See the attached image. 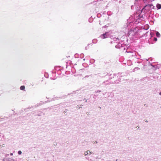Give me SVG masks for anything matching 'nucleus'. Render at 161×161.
Returning a JSON list of instances; mask_svg holds the SVG:
<instances>
[{
    "label": "nucleus",
    "mask_w": 161,
    "mask_h": 161,
    "mask_svg": "<svg viewBox=\"0 0 161 161\" xmlns=\"http://www.w3.org/2000/svg\"><path fill=\"white\" fill-rule=\"evenodd\" d=\"M107 32H106L105 34H102L101 35L100 37L101 38L104 39V38H107Z\"/></svg>",
    "instance_id": "f257e3e1"
},
{
    "label": "nucleus",
    "mask_w": 161,
    "mask_h": 161,
    "mask_svg": "<svg viewBox=\"0 0 161 161\" xmlns=\"http://www.w3.org/2000/svg\"><path fill=\"white\" fill-rule=\"evenodd\" d=\"M91 154V152L90 151H87L85 154V156L87 155V154Z\"/></svg>",
    "instance_id": "f03ea898"
},
{
    "label": "nucleus",
    "mask_w": 161,
    "mask_h": 161,
    "mask_svg": "<svg viewBox=\"0 0 161 161\" xmlns=\"http://www.w3.org/2000/svg\"><path fill=\"white\" fill-rule=\"evenodd\" d=\"M157 7L158 9H160L161 8V5L158 4L157 5Z\"/></svg>",
    "instance_id": "7ed1b4c3"
},
{
    "label": "nucleus",
    "mask_w": 161,
    "mask_h": 161,
    "mask_svg": "<svg viewBox=\"0 0 161 161\" xmlns=\"http://www.w3.org/2000/svg\"><path fill=\"white\" fill-rule=\"evenodd\" d=\"M25 86H20V89L21 90H24L25 89Z\"/></svg>",
    "instance_id": "20e7f679"
},
{
    "label": "nucleus",
    "mask_w": 161,
    "mask_h": 161,
    "mask_svg": "<svg viewBox=\"0 0 161 161\" xmlns=\"http://www.w3.org/2000/svg\"><path fill=\"white\" fill-rule=\"evenodd\" d=\"M156 36L158 37H160V33L158 32H156Z\"/></svg>",
    "instance_id": "39448f33"
},
{
    "label": "nucleus",
    "mask_w": 161,
    "mask_h": 161,
    "mask_svg": "<svg viewBox=\"0 0 161 161\" xmlns=\"http://www.w3.org/2000/svg\"><path fill=\"white\" fill-rule=\"evenodd\" d=\"M21 153H22V152L21 151H19L18 152V153L20 155L21 154Z\"/></svg>",
    "instance_id": "423d86ee"
},
{
    "label": "nucleus",
    "mask_w": 161,
    "mask_h": 161,
    "mask_svg": "<svg viewBox=\"0 0 161 161\" xmlns=\"http://www.w3.org/2000/svg\"><path fill=\"white\" fill-rule=\"evenodd\" d=\"M154 40L155 41H157V39L156 38H154Z\"/></svg>",
    "instance_id": "0eeeda50"
},
{
    "label": "nucleus",
    "mask_w": 161,
    "mask_h": 161,
    "mask_svg": "<svg viewBox=\"0 0 161 161\" xmlns=\"http://www.w3.org/2000/svg\"><path fill=\"white\" fill-rule=\"evenodd\" d=\"M159 94L161 95V92Z\"/></svg>",
    "instance_id": "6e6552de"
},
{
    "label": "nucleus",
    "mask_w": 161,
    "mask_h": 161,
    "mask_svg": "<svg viewBox=\"0 0 161 161\" xmlns=\"http://www.w3.org/2000/svg\"><path fill=\"white\" fill-rule=\"evenodd\" d=\"M10 155H13V153H11V154H10Z\"/></svg>",
    "instance_id": "1a4fd4ad"
}]
</instances>
